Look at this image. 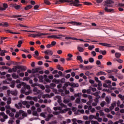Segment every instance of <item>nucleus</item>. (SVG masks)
Returning a JSON list of instances; mask_svg holds the SVG:
<instances>
[{"label": "nucleus", "mask_w": 124, "mask_h": 124, "mask_svg": "<svg viewBox=\"0 0 124 124\" xmlns=\"http://www.w3.org/2000/svg\"><path fill=\"white\" fill-rule=\"evenodd\" d=\"M69 24H71L72 25H73V26H81L82 23L81 22H69Z\"/></svg>", "instance_id": "obj_8"}, {"label": "nucleus", "mask_w": 124, "mask_h": 124, "mask_svg": "<svg viewBox=\"0 0 124 124\" xmlns=\"http://www.w3.org/2000/svg\"><path fill=\"white\" fill-rule=\"evenodd\" d=\"M5 53H7V51L4 50H1L0 51V55L2 57H4V56H5Z\"/></svg>", "instance_id": "obj_18"}, {"label": "nucleus", "mask_w": 124, "mask_h": 124, "mask_svg": "<svg viewBox=\"0 0 124 124\" xmlns=\"http://www.w3.org/2000/svg\"><path fill=\"white\" fill-rule=\"evenodd\" d=\"M42 35H48V33H38L37 34H31L28 35L29 37H36V36H38L40 37L42 36Z\"/></svg>", "instance_id": "obj_4"}, {"label": "nucleus", "mask_w": 124, "mask_h": 124, "mask_svg": "<svg viewBox=\"0 0 124 124\" xmlns=\"http://www.w3.org/2000/svg\"><path fill=\"white\" fill-rule=\"evenodd\" d=\"M18 69H21L22 72L26 71L27 70V67L25 66L18 65Z\"/></svg>", "instance_id": "obj_11"}, {"label": "nucleus", "mask_w": 124, "mask_h": 124, "mask_svg": "<svg viewBox=\"0 0 124 124\" xmlns=\"http://www.w3.org/2000/svg\"><path fill=\"white\" fill-rule=\"evenodd\" d=\"M119 50H120V51H124V46H119Z\"/></svg>", "instance_id": "obj_56"}, {"label": "nucleus", "mask_w": 124, "mask_h": 124, "mask_svg": "<svg viewBox=\"0 0 124 124\" xmlns=\"http://www.w3.org/2000/svg\"><path fill=\"white\" fill-rule=\"evenodd\" d=\"M89 61L90 62L93 63V62H94V59H93V58H90L89 59Z\"/></svg>", "instance_id": "obj_47"}, {"label": "nucleus", "mask_w": 124, "mask_h": 124, "mask_svg": "<svg viewBox=\"0 0 124 124\" xmlns=\"http://www.w3.org/2000/svg\"><path fill=\"white\" fill-rule=\"evenodd\" d=\"M118 97H119V98H120L121 99V100H124V98L123 96V95L119 94L118 95Z\"/></svg>", "instance_id": "obj_48"}, {"label": "nucleus", "mask_w": 124, "mask_h": 124, "mask_svg": "<svg viewBox=\"0 0 124 124\" xmlns=\"http://www.w3.org/2000/svg\"><path fill=\"white\" fill-rule=\"evenodd\" d=\"M96 75L97 76H100V75H107V74L102 71H100L96 73Z\"/></svg>", "instance_id": "obj_14"}, {"label": "nucleus", "mask_w": 124, "mask_h": 124, "mask_svg": "<svg viewBox=\"0 0 124 124\" xmlns=\"http://www.w3.org/2000/svg\"><path fill=\"white\" fill-rule=\"evenodd\" d=\"M3 8L4 9V10H5V9H6V8H7V7H8V5L6 3H3Z\"/></svg>", "instance_id": "obj_41"}, {"label": "nucleus", "mask_w": 124, "mask_h": 124, "mask_svg": "<svg viewBox=\"0 0 124 124\" xmlns=\"http://www.w3.org/2000/svg\"><path fill=\"white\" fill-rule=\"evenodd\" d=\"M53 82L55 83V84H59V83H61L60 79H56V78L53 79Z\"/></svg>", "instance_id": "obj_27"}, {"label": "nucleus", "mask_w": 124, "mask_h": 124, "mask_svg": "<svg viewBox=\"0 0 124 124\" xmlns=\"http://www.w3.org/2000/svg\"><path fill=\"white\" fill-rule=\"evenodd\" d=\"M44 2L47 5H50V4H51V2H50L48 0H44Z\"/></svg>", "instance_id": "obj_31"}, {"label": "nucleus", "mask_w": 124, "mask_h": 124, "mask_svg": "<svg viewBox=\"0 0 124 124\" xmlns=\"http://www.w3.org/2000/svg\"><path fill=\"white\" fill-rule=\"evenodd\" d=\"M57 44V43L55 41H52L51 42V45L53 47V46H55Z\"/></svg>", "instance_id": "obj_61"}, {"label": "nucleus", "mask_w": 124, "mask_h": 124, "mask_svg": "<svg viewBox=\"0 0 124 124\" xmlns=\"http://www.w3.org/2000/svg\"><path fill=\"white\" fill-rule=\"evenodd\" d=\"M0 26H3V27H8V23L7 22H5L3 24H2V23H0Z\"/></svg>", "instance_id": "obj_40"}, {"label": "nucleus", "mask_w": 124, "mask_h": 124, "mask_svg": "<svg viewBox=\"0 0 124 124\" xmlns=\"http://www.w3.org/2000/svg\"><path fill=\"white\" fill-rule=\"evenodd\" d=\"M67 111H68V109L64 108V109L62 110L61 111V112H62V113H66V112H67Z\"/></svg>", "instance_id": "obj_49"}, {"label": "nucleus", "mask_w": 124, "mask_h": 124, "mask_svg": "<svg viewBox=\"0 0 124 124\" xmlns=\"http://www.w3.org/2000/svg\"><path fill=\"white\" fill-rule=\"evenodd\" d=\"M77 49H78V51H79L80 52H84V50H85L84 49V48L81 47L80 46H78Z\"/></svg>", "instance_id": "obj_24"}, {"label": "nucleus", "mask_w": 124, "mask_h": 124, "mask_svg": "<svg viewBox=\"0 0 124 124\" xmlns=\"http://www.w3.org/2000/svg\"><path fill=\"white\" fill-rule=\"evenodd\" d=\"M12 77L13 78H14V79H17V78H19V76L16 75L15 73L12 74Z\"/></svg>", "instance_id": "obj_22"}, {"label": "nucleus", "mask_w": 124, "mask_h": 124, "mask_svg": "<svg viewBox=\"0 0 124 124\" xmlns=\"http://www.w3.org/2000/svg\"><path fill=\"white\" fill-rule=\"evenodd\" d=\"M93 68V66L90 65V66H86V69L88 70H90V69H92Z\"/></svg>", "instance_id": "obj_53"}, {"label": "nucleus", "mask_w": 124, "mask_h": 124, "mask_svg": "<svg viewBox=\"0 0 124 124\" xmlns=\"http://www.w3.org/2000/svg\"><path fill=\"white\" fill-rule=\"evenodd\" d=\"M11 93L12 95H17V93L15 91H12Z\"/></svg>", "instance_id": "obj_46"}, {"label": "nucleus", "mask_w": 124, "mask_h": 124, "mask_svg": "<svg viewBox=\"0 0 124 124\" xmlns=\"http://www.w3.org/2000/svg\"><path fill=\"white\" fill-rule=\"evenodd\" d=\"M51 89H53V88H55L56 87V84L53 83H51L50 84Z\"/></svg>", "instance_id": "obj_39"}, {"label": "nucleus", "mask_w": 124, "mask_h": 124, "mask_svg": "<svg viewBox=\"0 0 124 124\" xmlns=\"http://www.w3.org/2000/svg\"><path fill=\"white\" fill-rule=\"evenodd\" d=\"M63 2H71L70 3V5L73 4L74 6H76L77 7H81L82 6V4H79L80 3L79 0H75L74 1L73 0H59L56 1L55 4H61V3Z\"/></svg>", "instance_id": "obj_1"}, {"label": "nucleus", "mask_w": 124, "mask_h": 124, "mask_svg": "<svg viewBox=\"0 0 124 124\" xmlns=\"http://www.w3.org/2000/svg\"><path fill=\"white\" fill-rule=\"evenodd\" d=\"M78 61H79L80 62H83V59H82V57L81 56H78L77 57Z\"/></svg>", "instance_id": "obj_21"}, {"label": "nucleus", "mask_w": 124, "mask_h": 124, "mask_svg": "<svg viewBox=\"0 0 124 124\" xmlns=\"http://www.w3.org/2000/svg\"><path fill=\"white\" fill-rule=\"evenodd\" d=\"M113 0H107L105 1L104 6H107L108 7H113V3H114Z\"/></svg>", "instance_id": "obj_3"}, {"label": "nucleus", "mask_w": 124, "mask_h": 124, "mask_svg": "<svg viewBox=\"0 0 124 124\" xmlns=\"http://www.w3.org/2000/svg\"><path fill=\"white\" fill-rule=\"evenodd\" d=\"M80 102H81V98H77L76 100V103L79 104V103H80Z\"/></svg>", "instance_id": "obj_35"}, {"label": "nucleus", "mask_w": 124, "mask_h": 124, "mask_svg": "<svg viewBox=\"0 0 124 124\" xmlns=\"http://www.w3.org/2000/svg\"><path fill=\"white\" fill-rule=\"evenodd\" d=\"M119 72V70L117 69H113L112 70V72H114L115 73H117Z\"/></svg>", "instance_id": "obj_58"}, {"label": "nucleus", "mask_w": 124, "mask_h": 124, "mask_svg": "<svg viewBox=\"0 0 124 124\" xmlns=\"http://www.w3.org/2000/svg\"><path fill=\"white\" fill-rule=\"evenodd\" d=\"M106 101L107 102V104H109L111 102V99H109V97H106Z\"/></svg>", "instance_id": "obj_29"}, {"label": "nucleus", "mask_w": 124, "mask_h": 124, "mask_svg": "<svg viewBox=\"0 0 124 124\" xmlns=\"http://www.w3.org/2000/svg\"><path fill=\"white\" fill-rule=\"evenodd\" d=\"M47 38H54V39H61L62 37H57V35H52L48 36L47 37Z\"/></svg>", "instance_id": "obj_13"}, {"label": "nucleus", "mask_w": 124, "mask_h": 124, "mask_svg": "<svg viewBox=\"0 0 124 124\" xmlns=\"http://www.w3.org/2000/svg\"><path fill=\"white\" fill-rule=\"evenodd\" d=\"M33 92H34V93H35V94H39V93H40V91L37 89L35 87L33 89Z\"/></svg>", "instance_id": "obj_17"}, {"label": "nucleus", "mask_w": 124, "mask_h": 124, "mask_svg": "<svg viewBox=\"0 0 124 124\" xmlns=\"http://www.w3.org/2000/svg\"><path fill=\"white\" fill-rule=\"evenodd\" d=\"M19 65L15 66L14 68H13L12 69L13 70V72H16L17 69H18V67Z\"/></svg>", "instance_id": "obj_26"}, {"label": "nucleus", "mask_w": 124, "mask_h": 124, "mask_svg": "<svg viewBox=\"0 0 124 124\" xmlns=\"http://www.w3.org/2000/svg\"><path fill=\"white\" fill-rule=\"evenodd\" d=\"M92 94H93V95H94V96H98V92H96L95 93H92Z\"/></svg>", "instance_id": "obj_63"}, {"label": "nucleus", "mask_w": 124, "mask_h": 124, "mask_svg": "<svg viewBox=\"0 0 124 124\" xmlns=\"http://www.w3.org/2000/svg\"><path fill=\"white\" fill-rule=\"evenodd\" d=\"M60 83H65V78H62L60 79Z\"/></svg>", "instance_id": "obj_52"}, {"label": "nucleus", "mask_w": 124, "mask_h": 124, "mask_svg": "<svg viewBox=\"0 0 124 124\" xmlns=\"http://www.w3.org/2000/svg\"><path fill=\"white\" fill-rule=\"evenodd\" d=\"M84 3L85 5H92V3L89 2H85Z\"/></svg>", "instance_id": "obj_60"}, {"label": "nucleus", "mask_w": 124, "mask_h": 124, "mask_svg": "<svg viewBox=\"0 0 124 124\" xmlns=\"http://www.w3.org/2000/svg\"><path fill=\"white\" fill-rule=\"evenodd\" d=\"M71 76V75H70V74H67L66 76H65V78H66V79H69Z\"/></svg>", "instance_id": "obj_55"}, {"label": "nucleus", "mask_w": 124, "mask_h": 124, "mask_svg": "<svg viewBox=\"0 0 124 124\" xmlns=\"http://www.w3.org/2000/svg\"><path fill=\"white\" fill-rule=\"evenodd\" d=\"M96 64L97 65H101V62H100V61L97 60L96 62Z\"/></svg>", "instance_id": "obj_57"}, {"label": "nucleus", "mask_w": 124, "mask_h": 124, "mask_svg": "<svg viewBox=\"0 0 124 124\" xmlns=\"http://www.w3.org/2000/svg\"><path fill=\"white\" fill-rule=\"evenodd\" d=\"M80 95H82V93H75L74 96L75 97H77L78 96L79 97Z\"/></svg>", "instance_id": "obj_43"}, {"label": "nucleus", "mask_w": 124, "mask_h": 124, "mask_svg": "<svg viewBox=\"0 0 124 124\" xmlns=\"http://www.w3.org/2000/svg\"><path fill=\"white\" fill-rule=\"evenodd\" d=\"M10 87H11V88H14V87H15V81H12L11 84L10 85Z\"/></svg>", "instance_id": "obj_32"}, {"label": "nucleus", "mask_w": 124, "mask_h": 124, "mask_svg": "<svg viewBox=\"0 0 124 124\" xmlns=\"http://www.w3.org/2000/svg\"><path fill=\"white\" fill-rule=\"evenodd\" d=\"M105 104H106V102L105 101H102L100 104V106L101 107H104V105H105Z\"/></svg>", "instance_id": "obj_45"}, {"label": "nucleus", "mask_w": 124, "mask_h": 124, "mask_svg": "<svg viewBox=\"0 0 124 124\" xmlns=\"http://www.w3.org/2000/svg\"><path fill=\"white\" fill-rule=\"evenodd\" d=\"M88 49H89V50H92L93 49H94V46L93 45L92 46H88Z\"/></svg>", "instance_id": "obj_44"}, {"label": "nucleus", "mask_w": 124, "mask_h": 124, "mask_svg": "<svg viewBox=\"0 0 124 124\" xmlns=\"http://www.w3.org/2000/svg\"><path fill=\"white\" fill-rule=\"evenodd\" d=\"M11 103V97H9L8 99V101H7V104L9 105Z\"/></svg>", "instance_id": "obj_42"}, {"label": "nucleus", "mask_w": 124, "mask_h": 124, "mask_svg": "<svg viewBox=\"0 0 124 124\" xmlns=\"http://www.w3.org/2000/svg\"><path fill=\"white\" fill-rule=\"evenodd\" d=\"M105 83H107V84H109L108 86L110 88H112V85H111V81L110 80H107L105 81Z\"/></svg>", "instance_id": "obj_30"}, {"label": "nucleus", "mask_w": 124, "mask_h": 124, "mask_svg": "<svg viewBox=\"0 0 124 124\" xmlns=\"http://www.w3.org/2000/svg\"><path fill=\"white\" fill-rule=\"evenodd\" d=\"M67 84H69V86L73 87V88H78L79 87V84L78 83H75L73 82L70 83L69 82H68Z\"/></svg>", "instance_id": "obj_6"}, {"label": "nucleus", "mask_w": 124, "mask_h": 124, "mask_svg": "<svg viewBox=\"0 0 124 124\" xmlns=\"http://www.w3.org/2000/svg\"><path fill=\"white\" fill-rule=\"evenodd\" d=\"M57 68L59 70H61V71H63V68L62 67H61V65H58L57 66Z\"/></svg>", "instance_id": "obj_36"}, {"label": "nucleus", "mask_w": 124, "mask_h": 124, "mask_svg": "<svg viewBox=\"0 0 124 124\" xmlns=\"http://www.w3.org/2000/svg\"><path fill=\"white\" fill-rule=\"evenodd\" d=\"M107 53V52L106 51V50H100L99 51V53L102 54V55H103L104 56H105V55H106Z\"/></svg>", "instance_id": "obj_23"}, {"label": "nucleus", "mask_w": 124, "mask_h": 124, "mask_svg": "<svg viewBox=\"0 0 124 124\" xmlns=\"http://www.w3.org/2000/svg\"><path fill=\"white\" fill-rule=\"evenodd\" d=\"M20 17H22V15H13L11 18H20Z\"/></svg>", "instance_id": "obj_33"}, {"label": "nucleus", "mask_w": 124, "mask_h": 124, "mask_svg": "<svg viewBox=\"0 0 124 124\" xmlns=\"http://www.w3.org/2000/svg\"><path fill=\"white\" fill-rule=\"evenodd\" d=\"M94 115H90L89 117V120H93V119H94Z\"/></svg>", "instance_id": "obj_54"}, {"label": "nucleus", "mask_w": 124, "mask_h": 124, "mask_svg": "<svg viewBox=\"0 0 124 124\" xmlns=\"http://www.w3.org/2000/svg\"><path fill=\"white\" fill-rule=\"evenodd\" d=\"M92 55H93V57H95L96 56V53L94 51H93L91 52Z\"/></svg>", "instance_id": "obj_59"}, {"label": "nucleus", "mask_w": 124, "mask_h": 124, "mask_svg": "<svg viewBox=\"0 0 124 124\" xmlns=\"http://www.w3.org/2000/svg\"><path fill=\"white\" fill-rule=\"evenodd\" d=\"M12 7H14L15 9L16 10H19L20 8H21V5H16V4H12L11 5Z\"/></svg>", "instance_id": "obj_9"}, {"label": "nucleus", "mask_w": 124, "mask_h": 124, "mask_svg": "<svg viewBox=\"0 0 124 124\" xmlns=\"http://www.w3.org/2000/svg\"><path fill=\"white\" fill-rule=\"evenodd\" d=\"M92 74H91V73H90V71H87L85 73V75H86V76H90V75H91Z\"/></svg>", "instance_id": "obj_51"}, {"label": "nucleus", "mask_w": 124, "mask_h": 124, "mask_svg": "<svg viewBox=\"0 0 124 124\" xmlns=\"http://www.w3.org/2000/svg\"><path fill=\"white\" fill-rule=\"evenodd\" d=\"M22 85L23 86V87L21 89V93H23L25 95H29L31 93V91H30L31 90V86L24 82H22Z\"/></svg>", "instance_id": "obj_2"}, {"label": "nucleus", "mask_w": 124, "mask_h": 124, "mask_svg": "<svg viewBox=\"0 0 124 124\" xmlns=\"http://www.w3.org/2000/svg\"><path fill=\"white\" fill-rule=\"evenodd\" d=\"M44 77L45 78V81H46V82L47 83H51V80L48 79V76H47V75H44Z\"/></svg>", "instance_id": "obj_15"}, {"label": "nucleus", "mask_w": 124, "mask_h": 124, "mask_svg": "<svg viewBox=\"0 0 124 124\" xmlns=\"http://www.w3.org/2000/svg\"><path fill=\"white\" fill-rule=\"evenodd\" d=\"M99 45H102V46H104L105 47H111V45L107 43H100Z\"/></svg>", "instance_id": "obj_12"}, {"label": "nucleus", "mask_w": 124, "mask_h": 124, "mask_svg": "<svg viewBox=\"0 0 124 124\" xmlns=\"http://www.w3.org/2000/svg\"><path fill=\"white\" fill-rule=\"evenodd\" d=\"M44 53L46 55H48V56H52L53 55V51L50 49L46 50Z\"/></svg>", "instance_id": "obj_10"}, {"label": "nucleus", "mask_w": 124, "mask_h": 124, "mask_svg": "<svg viewBox=\"0 0 124 124\" xmlns=\"http://www.w3.org/2000/svg\"><path fill=\"white\" fill-rule=\"evenodd\" d=\"M0 116H2V117H3L4 118L0 119ZM0 122H2V123H3V122H5L6 119H8V116H7V115H5V113H4V112H0Z\"/></svg>", "instance_id": "obj_5"}, {"label": "nucleus", "mask_w": 124, "mask_h": 124, "mask_svg": "<svg viewBox=\"0 0 124 124\" xmlns=\"http://www.w3.org/2000/svg\"><path fill=\"white\" fill-rule=\"evenodd\" d=\"M38 56H39V53H38V51L36 50L34 52V54H33V57H34V58H37V57H38Z\"/></svg>", "instance_id": "obj_19"}, {"label": "nucleus", "mask_w": 124, "mask_h": 124, "mask_svg": "<svg viewBox=\"0 0 124 124\" xmlns=\"http://www.w3.org/2000/svg\"><path fill=\"white\" fill-rule=\"evenodd\" d=\"M60 106H62V107H63L64 108H67V106H66V105L63 104V103H61Z\"/></svg>", "instance_id": "obj_50"}, {"label": "nucleus", "mask_w": 124, "mask_h": 124, "mask_svg": "<svg viewBox=\"0 0 124 124\" xmlns=\"http://www.w3.org/2000/svg\"><path fill=\"white\" fill-rule=\"evenodd\" d=\"M31 8H32V6L29 5L25 7L24 9L25 10H29V9H31Z\"/></svg>", "instance_id": "obj_25"}, {"label": "nucleus", "mask_w": 124, "mask_h": 124, "mask_svg": "<svg viewBox=\"0 0 124 124\" xmlns=\"http://www.w3.org/2000/svg\"><path fill=\"white\" fill-rule=\"evenodd\" d=\"M55 98H57L58 100V102L59 103L60 105H61V103H62V97H61V96H59V95H57L55 97Z\"/></svg>", "instance_id": "obj_16"}, {"label": "nucleus", "mask_w": 124, "mask_h": 124, "mask_svg": "<svg viewBox=\"0 0 124 124\" xmlns=\"http://www.w3.org/2000/svg\"><path fill=\"white\" fill-rule=\"evenodd\" d=\"M116 61L118 62H119V63H122L123 62V61L122 60V59H116Z\"/></svg>", "instance_id": "obj_62"}, {"label": "nucleus", "mask_w": 124, "mask_h": 124, "mask_svg": "<svg viewBox=\"0 0 124 124\" xmlns=\"http://www.w3.org/2000/svg\"><path fill=\"white\" fill-rule=\"evenodd\" d=\"M117 77L119 79H120V80L124 79V76L122 74H118L117 75Z\"/></svg>", "instance_id": "obj_20"}, {"label": "nucleus", "mask_w": 124, "mask_h": 124, "mask_svg": "<svg viewBox=\"0 0 124 124\" xmlns=\"http://www.w3.org/2000/svg\"><path fill=\"white\" fill-rule=\"evenodd\" d=\"M108 78L112 79V81H117V78H115L113 76H110Z\"/></svg>", "instance_id": "obj_37"}, {"label": "nucleus", "mask_w": 124, "mask_h": 124, "mask_svg": "<svg viewBox=\"0 0 124 124\" xmlns=\"http://www.w3.org/2000/svg\"><path fill=\"white\" fill-rule=\"evenodd\" d=\"M104 10L105 12H110L111 13H114L115 11L113 9H108L107 7L104 8Z\"/></svg>", "instance_id": "obj_7"}, {"label": "nucleus", "mask_w": 124, "mask_h": 124, "mask_svg": "<svg viewBox=\"0 0 124 124\" xmlns=\"http://www.w3.org/2000/svg\"><path fill=\"white\" fill-rule=\"evenodd\" d=\"M121 56H122V54L121 53L118 52L115 53L116 58H121Z\"/></svg>", "instance_id": "obj_34"}, {"label": "nucleus", "mask_w": 124, "mask_h": 124, "mask_svg": "<svg viewBox=\"0 0 124 124\" xmlns=\"http://www.w3.org/2000/svg\"><path fill=\"white\" fill-rule=\"evenodd\" d=\"M32 115L33 116H35V117H38V116H39L37 111H33Z\"/></svg>", "instance_id": "obj_28"}, {"label": "nucleus", "mask_w": 124, "mask_h": 124, "mask_svg": "<svg viewBox=\"0 0 124 124\" xmlns=\"http://www.w3.org/2000/svg\"><path fill=\"white\" fill-rule=\"evenodd\" d=\"M44 79V77H43V76H40L39 77V82H43Z\"/></svg>", "instance_id": "obj_38"}, {"label": "nucleus", "mask_w": 124, "mask_h": 124, "mask_svg": "<svg viewBox=\"0 0 124 124\" xmlns=\"http://www.w3.org/2000/svg\"><path fill=\"white\" fill-rule=\"evenodd\" d=\"M100 80H102V81H104V80H105L106 79V78H105L104 76H101L100 77Z\"/></svg>", "instance_id": "obj_64"}]
</instances>
